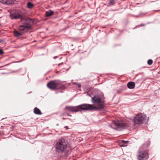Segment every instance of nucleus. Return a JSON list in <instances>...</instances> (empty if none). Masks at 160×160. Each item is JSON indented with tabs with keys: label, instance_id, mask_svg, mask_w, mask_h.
Returning <instances> with one entry per match:
<instances>
[{
	"label": "nucleus",
	"instance_id": "4468645a",
	"mask_svg": "<svg viewBox=\"0 0 160 160\" xmlns=\"http://www.w3.org/2000/svg\"><path fill=\"white\" fill-rule=\"evenodd\" d=\"M13 0H5V4L9 5L13 3Z\"/></svg>",
	"mask_w": 160,
	"mask_h": 160
},
{
	"label": "nucleus",
	"instance_id": "a211bd4d",
	"mask_svg": "<svg viewBox=\"0 0 160 160\" xmlns=\"http://www.w3.org/2000/svg\"><path fill=\"white\" fill-rule=\"evenodd\" d=\"M115 3V1L114 0H111L109 2V4L110 5H113Z\"/></svg>",
	"mask_w": 160,
	"mask_h": 160
},
{
	"label": "nucleus",
	"instance_id": "20e7f679",
	"mask_svg": "<svg viewBox=\"0 0 160 160\" xmlns=\"http://www.w3.org/2000/svg\"><path fill=\"white\" fill-rule=\"evenodd\" d=\"M142 147H141L138 151L137 155V159L138 160H147L149 156L147 151L143 149Z\"/></svg>",
	"mask_w": 160,
	"mask_h": 160
},
{
	"label": "nucleus",
	"instance_id": "9b49d317",
	"mask_svg": "<svg viewBox=\"0 0 160 160\" xmlns=\"http://www.w3.org/2000/svg\"><path fill=\"white\" fill-rule=\"evenodd\" d=\"M127 85L128 88L133 89L135 87V84L133 82H130L128 83Z\"/></svg>",
	"mask_w": 160,
	"mask_h": 160
},
{
	"label": "nucleus",
	"instance_id": "39448f33",
	"mask_svg": "<svg viewBox=\"0 0 160 160\" xmlns=\"http://www.w3.org/2000/svg\"><path fill=\"white\" fill-rule=\"evenodd\" d=\"M111 126L112 128L115 129H123L127 127V125L125 123L119 121L113 122Z\"/></svg>",
	"mask_w": 160,
	"mask_h": 160
},
{
	"label": "nucleus",
	"instance_id": "9d476101",
	"mask_svg": "<svg viewBox=\"0 0 160 160\" xmlns=\"http://www.w3.org/2000/svg\"><path fill=\"white\" fill-rule=\"evenodd\" d=\"M23 20L25 21L24 23L26 24L27 25V26H29L28 25L31 24L32 22V20L29 18H28L27 19H25L23 18V20L22 22H23Z\"/></svg>",
	"mask_w": 160,
	"mask_h": 160
},
{
	"label": "nucleus",
	"instance_id": "2eb2a0df",
	"mask_svg": "<svg viewBox=\"0 0 160 160\" xmlns=\"http://www.w3.org/2000/svg\"><path fill=\"white\" fill-rule=\"evenodd\" d=\"M22 35V33L21 32H18L16 31H15L14 32V35L15 37H19Z\"/></svg>",
	"mask_w": 160,
	"mask_h": 160
},
{
	"label": "nucleus",
	"instance_id": "f03ea898",
	"mask_svg": "<svg viewBox=\"0 0 160 160\" xmlns=\"http://www.w3.org/2000/svg\"><path fill=\"white\" fill-rule=\"evenodd\" d=\"M67 142L63 139H59L57 142L55 148L57 152H62L67 148Z\"/></svg>",
	"mask_w": 160,
	"mask_h": 160
},
{
	"label": "nucleus",
	"instance_id": "b1692460",
	"mask_svg": "<svg viewBox=\"0 0 160 160\" xmlns=\"http://www.w3.org/2000/svg\"><path fill=\"white\" fill-rule=\"evenodd\" d=\"M68 116H71L70 115L68 114Z\"/></svg>",
	"mask_w": 160,
	"mask_h": 160
},
{
	"label": "nucleus",
	"instance_id": "f257e3e1",
	"mask_svg": "<svg viewBox=\"0 0 160 160\" xmlns=\"http://www.w3.org/2000/svg\"><path fill=\"white\" fill-rule=\"evenodd\" d=\"M91 101L94 105L82 104L81 106L82 110L98 111L103 108L104 101L102 97L98 95H95L92 97Z\"/></svg>",
	"mask_w": 160,
	"mask_h": 160
},
{
	"label": "nucleus",
	"instance_id": "1a4fd4ad",
	"mask_svg": "<svg viewBox=\"0 0 160 160\" xmlns=\"http://www.w3.org/2000/svg\"><path fill=\"white\" fill-rule=\"evenodd\" d=\"M30 27L29 26L21 25L19 28V30L20 31L23 32L27 31Z\"/></svg>",
	"mask_w": 160,
	"mask_h": 160
},
{
	"label": "nucleus",
	"instance_id": "5701e85b",
	"mask_svg": "<svg viewBox=\"0 0 160 160\" xmlns=\"http://www.w3.org/2000/svg\"><path fill=\"white\" fill-rule=\"evenodd\" d=\"M78 87H80V86H81V85H80V84H78Z\"/></svg>",
	"mask_w": 160,
	"mask_h": 160
},
{
	"label": "nucleus",
	"instance_id": "412c9836",
	"mask_svg": "<svg viewBox=\"0 0 160 160\" xmlns=\"http://www.w3.org/2000/svg\"><path fill=\"white\" fill-rule=\"evenodd\" d=\"M3 53L2 50L1 49H0V55L2 54Z\"/></svg>",
	"mask_w": 160,
	"mask_h": 160
},
{
	"label": "nucleus",
	"instance_id": "423d86ee",
	"mask_svg": "<svg viewBox=\"0 0 160 160\" xmlns=\"http://www.w3.org/2000/svg\"><path fill=\"white\" fill-rule=\"evenodd\" d=\"M23 13L20 11H16L13 13H11L10 15L11 18L12 19H17L20 18L21 22L23 19Z\"/></svg>",
	"mask_w": 160,
	"mask_h": 160
},
{
	"label": "nucleus",
	"instance_id": "6e6552de",
	"mask_svg": "<svg viewBox=\"0 0 160 160\" xmlns=\"http://www.w3.org/2000/svg\"><path fill=\"white\" fill-rule=\"evenodd\" d=\"M82 104L76 107H72L71 106H67L65 108V109L67 110L68 111L71 112H77L80 110L81 109L82 110L81 108V106Z\"/></svg>",
	"mask_w": 160,
	"mask_h": 160
},
{
	"label": "nucleus",
	"instance_id": "6ab92c4d",
	"mask_svg": "<svg viewBox=\"0 0 160 160\" xmlns=\"http://www.w3.org/2000/svg\"><path fill=\"white\" fill-rule=\"evenodd\" d=\"M148 63L149 65H151L152 63V60L151 59H149V60H148Z\"/></svg>",
	"mask_w": 160,
	"mask_h": 160
},
{
	"label": "nucleus",
	"instance_id": "f3484780",
	"mask_svg": "<svg viewBox=\"0 0 160 160\" xmlns=\"http://www.w3.org/2000/svg\"><path fill=\"white\" fill-rule=\"evenodd\" d=\"M33 4L31 2H28L27 3V7L28 8H31L33 7Z\"/></svg>",
	"mask_w": 160,
	"mask_h": 160
},
{
	"label": "nucleus",
	"instance_id": "f8f14e48",
	"mask_svg": "<svg viewBox=\"0 0 160 160\" xmlns=\"http://www.w3.org/2000/svg\"><path fill=\"white\" fill-rule=\"evenodd\" d=\"M34 112L35 114H36L41 115L42 114V113L41 112L40 109L37 108H34Z\"/></svg>",
	"mask_w": 160,
	"mask_h": 160
},
{
	"label": "nucleus",
	"instance_id": "0eeeda50",
	"mask_svg": "<svg viewBox=\"0 0 160 160\" xmlns=\"http://www.w3.org/2000/svg\"><path fill=\"white\" fill-rule=\"evenodd\" d=\"M59 82L57 81L54 80L50 82L47 84V87L52 90L56 89L58 88L57 86Z\"/></svg>",
	"mask_w": 160,
	"mask_h": 160
},
{
	"label": "nucleus",
	"instance_id": "aec40b11",
	"mask_svg": "<svg viewBox=\"0 0 160 160\" xmlns=\"http://www.w3.org/2000/svg\"><path fill=\"white\" fill-rule=\"evenodd\" d=\"M5 0H0V2L4 4L5 3Z\"/></svg>",
	"mask_w": 160,
	"mask_h": 160
},
{
	"label": "nucleus",
	"instance_id": "dca6fc26",
	"mask_svg": "<svg viewBox=\"0 0 160 160\" xmlns=\"http://www.w3.org/2000/svg\"><path fill=\"white\" fill-rule=\"evenodd\" d=\"M121 142L123 143V144L120 145V146L121 147H126L127 145L126 144L127 143H128V142L126 141H124V140H122Z\"/></svg>",
	"mask_w": 160,
	"mask_h": 160
},
{
	"label": "nucleus",
	"instance_id": "4be33fe9",
	"mask_svg": "<svg viewBox=\"0 0 160 160\" xmlns=\"http://www.w3.org/2000/svg\"><path fill=\"white\" fill-rule=\"evenodd\" d=\"M65 128H66V129H68V128L67 126H65Z\"/></svg>",
	"mask_w": 160,
	"mask_h": 160
},
{
	"label": "nucleus",
	"instance_id": "ddd939ff",
	"mask_svg": "<svg viewBox=\"0 0 160 160\" xmlns=\"http://www.w3.org/2000/svg\"><path fill=\"white\" fill-rule=\"evenodd\" d=\"M53 12L52 11L50 10L46 12V16L49 17L53 15Z\"/></svg>",
	"mask_w": 160,
	"mask_h": 160
},
{
	"label": "nucleus",
	"instance_id": "7ed1b4c3",
	"mask_svg": "<svg viewBox=\"0 0 160 160\" xmlns=\"http://www.w3.org/2000/svg\"><path fill=\"white\" fill-rule=\"evenodd\" d=\"M146 115L142 113H139L134 117L133 121L134 125H140L144 123L146 120Z\"/></svg>",
	"mask_w": 160,
	"mask_h": 160
}]
</instances>
